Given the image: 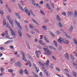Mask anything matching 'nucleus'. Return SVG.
Masks as SVG:
<instances>
[{
	"mask_svg": "<svg viewBox=\"0 0 77 77\" xmlns=\"http://www.w3.org/2000/svg\"><path fill=\"white\" fill-rule=\"evenodd\" d=\"M19 74H23V70L20 69Z\"/></svg>",
	"mask_w": 77,
	"mask_h": 77,
	"instance_id": "nucleus-31",
	"label": "nucleus"
},
{
	"mask_svg": "<svg viewBox=\"0 0 77 77\" xmlns=\"http://www.w3.org/2000/svg\"><path fill=\"white\" fill-rule=\"evenodd\" d=\"M8 20L10 23L11 24V26H13V21H12V19H11V17H10V16H8Z\"/></svg>",
	"mask_w": 77,
	"mask_h": 77,
	"instance_id": "nucleus-5",
	"label": "nucleus"
},
{
	"mask_svg": "<svg viewBox=\"0 0 77 77\" xmlns=\"http://www.w3.org/2000/svg\"><path fill=\"white\" fill-rule=\"evenodd\" d=\"M32 21H33L34 23H35L36 24H37V25H39V24H38V23L37 22H36V21L35 20L32 19Z\"/></svg>",
	"mask_w": 77,
	"mask_h": 77,
	"instance_id": "nucleus-16",
	"label": "nucleus"
},
{
	"mask_svg": "<svg viewBox=\"0 0 77 77\" xmlns=\"http://www.w3.org/2000/svg\"><path fill=\"white\" fill-rule=\"evenodd\" d=\"M44 72L47 76H48V72H47V71L46 69L45 70Z\"/></svg>",
	"mask_w": 77,
	"mask_h": 77,
	"instance_id": "nucleus-19",
	"label": "nucleus"
},
{
	"mask_svg": "<svg viewBox=\"0 0 77 77\" xmlns=\"http://www.w3.org/2000/svg\"><path fill=\"white\" fill-rule=\"evenodd\" d=\"M18 5L19 6V8H20V9H21L22 11H24V9L23 8V7L20 5V4H18Z\"/></svg>",
	"mask_w": 77,
	"mask_h": 77,
	"instance_id": "nucleus-17",
	"label": "nucleus"
},
{
	"mask_svg": "<svg viewBox=\"0 0 77 77\" xmlns=\"http://www.w3.org/2000/svg\"><path fill=\"white\" fill-rule=\"evenodd\" d=\"M65 71L66 72H68V69H66V68L65 69Z\"/></svg>",
	"mask_w": 77,
	"mask_h": 77,
	"instance_id": "nucleus-55",
	"label": "nucleus"
},
{
	"mask_svg": "<svg viewBox=\"0 0 77 77\" xmlns=\"http://www.w3.org/2000/svg\"><path fill=\"white\" fill-rule=\"evenodd\" d=\"M11 61L12 62H15V60L14 59H11Z\"/></svg>",
	"mask_w": 77,
	"mask_h": 77,
	"instance_id": "nucleus-46",
	"label": "nucleus"
},
{
	"mask_svg": "<svg viewBox=\"0 0 77 77\" xmlns=\"http://www.w3.org/2000/svg\"><path fill=\"white\" fill-rule=\"evenodd\" d=\"M14 41L13 40H9L7 41V42H5V44H9V43H11V42H13Z\"/></svg>",
	"mask_w": 77,
	"mask_h": 77,
	"instance_id": "nucleus-11",
	"label": "nucleus"
},
{
	"mask_svg": "<svg viewBox=\"0 0 77 77\" xmlns=\"http://www.w3.org/2000/svg\"><path fill=\"white\" fill-rule=\"evenodd\" d=\"M58 25L60 27V28H62V27H63V25H62V23L60 22L58 24Z\"/></svg>",
	"mask_w": 77,
	"mask_h": 77,
	"instance_id": "nucleus-14",
	"label": "nucleus"
},
{
	"mask_svg": "<svg viewBox=\"0 0 77 77\" xmlns=\"http://www.w3.org/2000/svg\"><path fill=\"white\" fill-rule=\"evenodd\" d=\"M24 72H25V73L26 74H28V72L27 71V69H25L24 70Z\"/></svg>",
	"mask_w": 77,
	"mask_h": 77,
	"instance_id": "nucleus-39",
	"label": "nucleus"
},
{
	"mask_svg": "<svg viewBox=\"0 0 77 77\" xmlns=\"http://www.w3.org/2000/svg\"><path fill=\"white\" fill-rule=\"evenodd\" d=\"M58 41L60 43H62L63 41V42L64 43V44H69L68 41L66 40H63V38L62 37H60V38H59L58 40Z\"/></svg>",
	"mask_w": 77,
	"mask_h": 77,
	"instance_id": "nucleus-1",
	"label": "nucleus"
},
{
	"mask_svg": "<svg viewBox=\"0 0 77 77\" xmlns=\"http://www.w3.org/2000/svg\"><path fill=\"white\" fill-rule=\"evenodd\" d=\"M24 22L25 23H29V21L26 20H24Z\"/></svg>",
	"mask_w": 77,
	"mask_h": 77,
	"instance_id": "nucleus-60",
	"label": "nucleus"
},
{
	"mask_svg": "<svg viewBox=\"0 0 77 77\" xmlns=\"http://www.w3.org/2000/svg\"><path fill=\"white\" fill-rule=\"evenodd\" d=\"M5 35H8V31L7 30H6L5 31Z\"/></svg>",
	"mask_w": 77,
	"mask_h": 77,
	"instance_id": "nucleus-47",
	"label": "nucleus"
},
{
	"mask_svg": "<svg viewBox=\"0 0 77 77\" xmlns=\"http://www.w3.org/2000/svg\"><path fill=\"white\" fill-rule=\"evenodd\" d=\"M73 75H74V76H75V77H76V73L75 72H73Z\"/></svg>",
	"mask_w": 77,
	"mask_h": 77,
	"instance_id": "nucleus-50",
	"label": "nucleus"
},
{
	"mask_svg": "<svg viewBox=\"0 0 77 77\" xmlns=\"http://www.w3.org/2000/svg\"><path fill=\"white\" fill-rule=\"evenodd\" d=\"M43 49L46 51L48 52L45 53V54H48V55H51L52 54V53L51 52V51H49L47 48H44Z\"/></svg>",
	"mask_w": 77,
	"mask_h": 77,
	"instance_id": "nucleus-3",
	"label": "nucleus"
},
{
	"mask_svg": "<svg viewBox=\"0 0 77 77\" xmlns=\"http://www.w3.org/2000/svg\"><path fill=\"white\" fill-rule=\"evenodd\" d=\"M65 35L68 38V39H71V38L68 35H67V34L66 33H65Z\"/></svg>",
	"mask_w": 77,
	"mask_h": 77,
	"instance_id": "nucleus-23",
	"label": "nucleus"
},
{
	"mask_svg": "<svg viewBox=\"0 0 77 77\" xmlns=\"http://www.w3.org/2000/svg\"><path fill=\"white\" fill-rule=\"evenodd\" d=\"M35 5H36L37 8H41V6H40L38 4H35Z\"/></svg>",
	"mask_w": 77,
	"mask_h": 77,
	"instance_id": "nucleus-34",
	"label": "nucleus"
},
{
	"mask_svg": "<svg viewBox=\"0 0 77 77\" xmlns=\"http://www.w3.org/2000/svg\"><path fill=\"white\" fill-rule=\"evenodd\" d=\"M54 42L56 47H57V44L55 40L54 41Z\"/></svg>",
	"mask_w": 77,
	"mask_h": 77,
	"instance_id": "nucleus-36",
	"label": "nucleus"
},
{
	"mask_svg": "<svg viewBox=\"0 0 77 77\" xmlns=\"http://www.w3.org/2000/svg\"><path fill=\"white\" fill-rule=\"evenodd\" d=\"M36 70L37 71V72H38V71H39V68L36 67L35 68Z\"/></svg>",
	"mask_w": 77,
	"mask_h": 77,
	"instance_id": "nucleus-43",
	"label": "nucleus"
},
{
	"mask_svg": "<svg viewBox=\"0 0 77 77\" xmlns=\"http://www.w3.org/2000/svg\"><path fill=\"white\" fill-rule=\"evenodd\" d=\"M72 15V13L70 12H69L67 13V15L68 17H70L71 16V15Z\"/></svg>",
	"mask_w": 77,
	"mask_h": 77,
	"instance_id": "nucleus-24",
	"label": "nucleus"
},
{
	"mask_svg": "<svg viewBox=\"0 0 77 77\" xmlns=\"http://www.w3.org/2000/svg\"><path fill=\"white\" fill-rule=\"evenodd\" d=\"M73 66H74V67H75V68L76 67V64H75V63H73Z\"/></svg>",
	"mask_w": 77,
	"mask_h": 77,
	"instance_id": "nucleus-52",
	"label": "nucleus"
},
{
	"mask_svg": "<svg viewBox=\"0 0 77 77\" xmlns=\"http://www.w3.org/2000/svg\"><path fill=\"white\" fill-rule=\"evenodd\" d=\"M50 35H51V36H52L54 38V33H53V32H51L50 33Z\"/></svg>",
	"mask_w": 77,
	"mask_h": 77,
	"instance_id": "nucleus-37",
	"label": "nucleus"
},
{
	"mask_svg": "<svg viewBox=\"0 0 77 77\" xmlns=\"http://www.w3.org/2000/svg\"><path fill=\"white\" fill-rule=\"evenodd\" d=\"M57 19L58 21H61V19H60V18L59 16V15H57Z\"/></svg>",
	"mask_w": 77,
	"mask_h": 77,
	"instance_id": "nucleus-15",
	"label": "nucleus"
},
{
	"mask_svg": "<svg viewBox=\"0 0 77 77\" xmlns=\"http://www.w3.org/2000/svg\"><path fill=\"white\" fill-rule=\"evenodd\" d=\"M73 54H75V55H76V56H77V52L76 51H74L73 52Z\"/></svg>",
	"mask_w": 77,
	"mask_h": 77,
	"instance_id": "nucleus-53",
	"label": "nucleus"
},
{
	"mask_svg": "<svg viewBox=\"0 0 77 77\" xmlns=\"http://www.w3.org/2000/svg\"><path fill=\"white\" fill-rule=\"evenodd\" d=\"M35 54L37 57H38V58L39 57V54H38V52H36L35 53Z\"/></svg>",
	"mask_w": 77,
	"mask_h": 77,
	"instance_id": "nucleus-40",
	"label": "nucleus"
},
{
	"mask_svg": "<svg viewBox=\"0 0 77 77\" xmlns=\"http://www.w3.org/2000/svg\"><path fill=\"white\" fill-rule=\"evenodd\" d=\"M49 48H51V49H53V47L52 46H49Z\"/></svg>",
	"mask_w": 77,
	"mask_h": 77,
	"instance_id": "nucleus-64",
	"label": "nucleus"
},
{
	"mask_svg": "<svg viewBox=\"0 0 77 77\" xmlns=\"http://www.w3.org/2000/svg\"><path fill=\"white\" fill-rule=\"evenodd\" d=\"M15 22L18 27H19L20 29H21V25H20V23L18 22L17 21V20H15Z\"/></svg>",
	"mask_w": 77,
	"mask_h": 77,
	"instance_id": "nucleus-7",
	"label": "nucleus"
},
{
	"mask_svg": "<svg viewBox=\"0 0 77 77\" xmlns=\"http://www.w3.org/2000/svg\"><path fill=\"white\" fill-rule=\"evenodd\" d=\"M36 52L37 53H41V51H37Z\"/></svg>",
	"mask_w": 77,
	"mask_h": 77,
	"instance_id": "nucleus-59",
	"label": "nucleus"
},
{
	"mask_svg": "<svg viewBox=\"0 0 77 77\" xmlns=\"http://www.w3.org/2000/svg\"><path fill=\"white\" fill-rule=\"evenodd\" d=\"M0 14H4V13L3 12V11L1 10H0Z\"/></svg>",
	"mask_w": 77,
	"mask_h": 77,
	"instance_id": "nucleus-42",
	"label": "nucleus"
},
{
	"mask_svg": "<svg viewBox=\"0 0 77 77\" xmlns=\"http://www.w3.org/2000/svg\"><path fill=\"white\" fill-rule=\"evenodd\" d=\"M26 8H24L25 11L26 13H27V14H28L29 16H30V14H31L32 15H33V16H35V14L31 10L29 11V10L28 9H25Z\"/></svg>",
	"mask_w": 77,
	"mask_h": 77,
	"instance_id": "nucleus-2",
	"label": "nucleus"
},
{
	"mask_svg": "<svg viewBox=\"0 0 77 77\" xmlns=\"http://www.w3.org/2000/svg\"><path fill=\"white\" fill-rule=\"evenodd\" d=\"M39 75L41 77L42 76V75H42V72H41L40 73Z\"/></svg>",
	"mask_w": 77,
	"mask_h": 77,
	"instance_id": "nucleus-56",
	"label": "nucleus"
},
{
	"mask_svg": "<svg viewBox=\"0 0 77 77\" xmlns=\"http://www.w3.org/2000/svg\"><path fill=\"white\" fill-rule=\"evenodd\" d=\"M40 3L41 4V5H42L44 3V2L43 1H41L40 2Z\"/></svg>",
	"mask_w": 77,
	"mask_h": 77,
	"instance_id": "nucleus-61",
	"label": "nucleus"
},
{
	"mask_svg": "<svg viewBox=\"0 0 77 77\" xmlns=\"http://www.w3.org/2000/svg\"><path fill=\"white\" fill-rule=\"evenodd\" d=\"M15 14L16 17H17V18H19V19H21V16H20V14H19V13H16Z\"/></svg>",
	"mask_w": 77,
	"mask_h": 77,
	"instance_id": "nucleus-9",
	"label": "nucleus"
},
{
	"mask_svg": "<svg viewBox=\"0 0 77 77\" xmlns=\"http://www.w3.org/2000/svg\"><path fill=\"white\" fill-rule=\"evenodd\" d=\"M28 63L30 67H31V66H32V64L30 61H28Z\"/></svg>",
	"mask_w": 77,
	"mask_h": 77,
	"instance_id": "nucleus-28",
	"label": "nucleus"
},
{
	"mask_svg": "<svg viewBox=\"0 0 77 77\" xmlns=\"http://www.w3.org/2000/svg\"><path fill=\"white\" fill-rule=\"evenodd\" d=\"M45 65H46V66H48V65H49V64L47 63H45Z\"/></svg>",
	"mask_w": 77,
	"mask_h": 77,
	"instance_id": "nucleus-51",
	"label": "nucleus"
},
{
	"mask_svg": "<svg viewBox=\"0 0 77 77\" xmlns=\"http://www.w3.org/2000/svg\"><path fill=\"white\" fill-rule=\"evenodd\" d=\"M39 42L40 44H41L42 45H45V44L44 43V42H42V40H40L39 41Z\"/></svg>",
	"mask_w": 77,
	"mask_h": 77,
	"instance_id": "nucleus-26",
	"label": "nucleus"
},
{
	"mask_svg": "<svg viewBox=\"0 0 77 77\" xmlns=\"http://www.w3.org/2000/svg\"><path fill=\"white\" fill-rule=\"evenodd\" d=\"M1 72H3L4 71V68H3V67H2L1 68Z\"/></svg>",
	"mask_w": 77,
	"mask_h": 77,
	"instance_id": "nucleus-41",
	"label": "nucleus"
},
{
	"mask_svg": "<svg viewBox=\"0 0 77 77\" xmlns=\"http://www.w3.org/2000/svg\"><path fill=\"white\" fill-rule=\"evenodd\" d=\"M64 56L66 57V58L67 59V60H69V57H68V55L66 53L65 55H64Z\"/></svg>",
	"mask_w": 77,
	"mask_h": 77,
	"instance_id": "nucleus-10",
	"label": "nucleus"
},
{
	"mask_svg": "<svg viewBox=\"0 0 77 77\" xmlns=\"http://www.w3.org/2000/svg\"><path fill=\"white\" fill-rule=\"evenodd\" d=\"M18 34L20 37L22 36V33H21V31L20 30H19L18 31Z\"/></svg>",
	"mask_w": 77,
	"mask_h": 77,
	"instance_id": "nucleus-12",
	"label": "nucleus"
},
{
	"mask_svg": "<svg viewBox=\"0 0 77 77\" xmlns=\"http://www.w3.org/2000/svg\"><path fill=\"white\" fill-rule=\"evenodd\" d=\"M6 20H5V19H4V20L3 21V26H5V25H6Z\"/></svg>",
	"mask_w": 77,
	"mask_h": 77,
	"instance_id": "nucleus-29",
	"label": "nucleus"
},
{
	"mask_svg": "<svg viewBox=\"0 0 77 77\" xmlns=\"http://www.w3.org/2000/svg\"><path fill=\"white\" fill-rule=\"evenodd\" d=\"M38 63H39L40 65L42 66H44V65L43 63H42L40 61H38Z\"/></svg>",
	"mask_w": 77,
	"mask_h": 77,
	"instance_id": "nucleus-22",
	"label": "nucleus"
},
{
	"mask_svg": "<svg viewBox=\"0 0 77 77\" xmlns=\"http://www.w3.org/2000/svg\"><path fill=\"white\" fill-rule=\"evenodd\" d=\"M8 71L9 72H10V73H12L13 72V70L12 69H9L8 70Z\"/></svg>",
	"mask_w": 77,
	"mask_h": 77,
	"instance_id": "nucleus-32",
	"label": "nucleus"
},
{
	"mask_svg": "<svg viewBox=\"0 0 77 77\" xmlns=\"http://www.w3.org/2000/svg\"><path fill=\"white\" fill-rule=\"evenodd\" d=\"M44 38L45 40V41L46 42H48V43H49V41L48 40V38L46 37L45 36H44Z\"/></svg>",
	"mask_w": 77,
	"mask_h": 77,
	"instance_id": "nucleus-18",
	"label": "nucleus"
},
{
	"mask_svg": "<svg viewBox=\"0 0 77 77\" xmlns=\"http://www.w3.org/2000/svg\"><path fill=\"white\" fill-rule=\"evenodd\" d=\"M25 28L26 31H27V29H28V28L27 27V26L26 25L25 26Z\"/></svg>",
	"mask_w": 77,
	"mask_h": 77,
	"instance_id": "nucleus-63",
	"label": "nucleus"
},
{
	"mask_svg": "<svg viewBox=\"0 0 77 77\" xmlns=\"http://www.w3.org/2000/svg\"><path fill=\"white\" fill-rule=\"evenodd\" d=\"M15 66H19V67H20V66H21V64L20 63H19V62H18L16 63L15 64Z\"/></svg>",
	"mask_w": 77,
	"mask_h": 77,
	"instance_id": "nucleus-8",
	"label": "nucleus"
},
{
	"mask_svg": "<svg viewBox=\"0 0 77 77\" xmlns=\"http://www.w3.org/2000/svg\"><path fill=\"white\" fill-rule=\"evenodd\" d=\"M56 69L58 71H59V72H60V69L59 68H57Z\"/></svg>",
	"mask_w": 77,
	"mask_h": 77,
	"instance_id": "nucleus-62",
	"label": "nucleus"
},
{
	"mask_svg": "<svg viewBox=\"0 0 77 77\" xmlns=\"http://www.w3.org/2000/svg\"><path fill=\"white\" fill-rule=\"evenodd\" d=\"M6 7L7 8V9L8 11V12H10V13H11V12H12V10H11V9L9 8L8 7V5H6Z\"/></svg>",
	"mask_w": 77,
	"mask_h": 77,
	"instance_id": "nucleus-13",
	"label": "nucleus"
},
{
	"mask_svg": "<svg viewBox=\"0 0 77 77\" xmlns=\"http://www.w3.org/2000/svg\"><path fill=\"white\" fill-rule=\"evenodd\" d=\"M21 54L23 55V60H24L25 62H27V60L26 59V57H25V56H26V55L22 51H21Z\"/></svg>",
	"mask_w": 77,
	"mask_h": 77,
	"instance_id": "nucleus-6",
	"label": "nucleus"
},
{
	"mask_svg": "<svg viewBox=\"0 0 77 77\" xmlns=\"http://www.w3.org/2000/svg\"><path fill=\"white\" fill-rule=\"evenodd\" d=\"M54 4L52 3L51 4V6H52V7L53 8H54Z\"/></svg>",
	"mask_w": 77,
	"mask_h": 77,
	"instance_id": "nucleus-48",
	"label": "nucleus"
},
{
	"mask_svg": "<svg viewBox=\"0 0 77 77\" xmlns=\"http://www.w3.org/2000/svg\"><path fill=\"white\" fill-rule=\"evenodd\" d=\"M20 2L21 5H24V2H23L22 1H21Z\"/></svg>",
	"mask_w": 77,
	"mask_h": 77,
	"instance_id": "nucleus-49",
	"label": "nucleus"
},
{
	"mask_svg": "<svg viewBox=\"0 0 77 77\" xmlns=\"http://www.w3.org/2000/svg\"><path fill=\"white\" fill-rule=\"evenodd\" d=\"M73 30V27H72V26H71L70 28V32H72V30Z\"/></svg>",
	"mask_w": 77,
	"mask_h": 77,
	"instance_id": "nucleus-33",
	"label": "nucleus"
},
{
	"mask_svg": "<svg viewBox=\"0 0 77 77\" xmlns=\"http://www.w3.org/2000/svg\"><path fill=\"white\" fill-rule=\"evenodd\" d=\"M10 30L11 32V35L12 36H14V38L15 37H16V34H15V32H14V31L13 29L11 28H10Z\"/></svg>",
	"mask_w": 77,
	"mask_h": 77,
	"instance_id": "nucleus-4",
	"label": "nucleus"
},
{
	"mask_svg": "<svg viewBox=\"0 0 77 77\" xmlns=\"http://www.w3.org/2000/svg\"><path fill=\"white\" fill-rule=\"evenodd\" d=\"M32 72L33 74L35 76V77L33 76V77H38V75H37V74H36L35 73V72Z\"/></svg>",
	"mask_w": 77,
	"mask_h": 77,
	"instance_id": "nucleus-21",
	"label": "nucleus"
},
{
	"mask_svg": "<svg viewBox=\"0 0 77 77\" xmlns=\"http://www.w3.org/2000/svg\"><path fill=\"white\" fill-rule=\"evenodd\" d=\"M29 27L31 29H33V28L34 27L33 25L32 26L30 25V24H29Z\"/></svg>",
	"mask_w": 77,
	"mask_h": 77,
	"instance_id": "nucleus-38",
	"label": "nucleus"
},
{
	"mask_svg": "<svg viewBox=\"0 0 77 77\" xmlns=\"http://www.w3.org/2000/svg\"><path fill=\"white\" fill-rule=\"evenodd\" d=\"M0 49L1 50H5V48L3 47H1L0 48Z\"/></svg>",
	"mask_w": 77,
	"mask_h": 77,
	"instance_id": "nucleus-54",
	"label": "nucleus"
},
{
	"mask_svg": "<svg viewBox=\"0 0 77 77\" xmlns=\"http://www.w3.org/2000/svg\"><path fill=\"white\" fill-rule=\"evenodd\" d=\"M5 34H4V33H2V36H3V37H4V36H5Z\"/></svg>",
	"mask_w": 77,
	"mask_h": 77,
	"instance_id": "nucleus-57",
	"label": "nucleus"
},
{
	"mask_svg": "<svg viewBox=\"0 0 77 77\" xmlns=\"http://www.w3.org/2000/svg\"><path fill=\"white\" fill-rule=\"evenodd\" d=\"M52 59H54V60H56V58H55V57H54V56H52Z\"/></svg>",
	"mask_w": 77,
	"mask_h": 77,
	"instance_id": "nucleus-58",
	"label": "nucleus"
},
{
	"mask_svg": "<svg viewBox=\"0 0 77 77\" xmlns=\"http://www.w3.org/2000/svg\"><path fill=\"white\" fill-rule=\"evenodd\" d=\"M48 19H45L44 20V22L45 23H47V22H48Z\"/></svg>",
	"mask_w": 77,
	"mask_h": 77,
	"instance_id": "nucleus-45",
	"label": "nucleus"
},
{
	"mask_svg": "<svg viewBox=\"0 0 77 77\" xmlns=\"http://www.w3.org/2000/svg\"><path fill=\"white\" fill-rule=\"evenodd\" d=\"M70 57L71 58V59H72V60H75V58L74 57L73 55H71Z\"/></svg>",
	"mask_w": 77,
	"mask_h": 77,
	"instance_id": "nucleus-27",
	"label": "nucleus"
},
{
	"mask_svg": "<svg viewBox=\"0 0 77 77\" xmlns=\"http://www.w3.org/2000/svg\"><path fill=\"white\" fill-rule=\"evenodd\" d=\"M32 3L34 5H36V3H35V1H32Z\"/></svg>",
	"mask_w": 77,
	"mask_h": 77,
	"instance_id": "nucleus-44",
	"label": "nucleus"
},
{
	"mask_svg": "<svg viewBox=\"0 0 77 77\" xmlns=\"http://www.w3.org/2000/svg\"><path fill=\"white\" fill-rule=\"evenodd\" d=\"M40 12L41 13V14H42V15H45V13H44V11H42V10H40Z\"/></svg>",
	"mask_w": 77,
	"mask_h": 77,
	"instance_id": "nucleus-35",
	"label": "nucleus"
},
{
	"mask_svg": "<svg viewBox=\"0 0 77 77\" xmlns=\"http://www.w3.org/2000/svg\"><path fill=\"white\" fill-rule=\"evenodd\" d=\"M74 15L75 17H77V11H76V10H75V12L74 13Z\"/></svg>",
	"mask_w": 77,
	"mask_h": 77,
	"instance_id": "nucleus-25",
	"label": "nucleus"
},
{
	"mask_svg": "<svg viewBox=\"0 0 77 77\" xmlns=\"http://www.w3.org/2000/svg\"><path fill=\"white\" fill-rule=\"evenodd\" d=\"M46 6L49 10H51V7L48 4H46Z\"/></svg>",
	"mask_w": 77,
	"mask_h": 77,
	"instance_id": "nucleus-20",
	"label": "nucleus"
},
{
	"mask_svg": "<svg viewBox=\"0 0 77 77\" xmlns=\"http://www.w3.org/2000/svg\"><path fill=\"white\" fill-rule=\"evenodd\" d=\"M42 28H43L45 30H47V27H46V26H42Z\"/></svg>",
	"mask_w": 77,
	"mask_h": 77,
	"instance_id": "nucleus-30",
	"label": "nucleus"
}]
</instances>
